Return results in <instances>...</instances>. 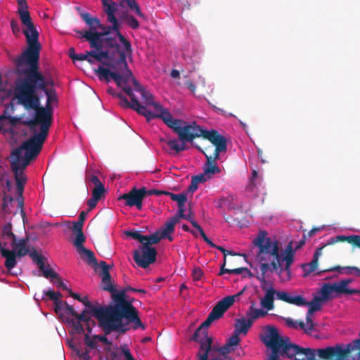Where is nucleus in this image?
<instances>
[{
  "mask_svg": "<svg viewBox=\"0 0 360 360\" xmlns=\"http://www.w3.org/2000/svg\"><path fill=\"white\" fill-rule=\"evenodd\" d=\"M40 51L22 52L15 59V73L18 78L13 94L25 109L34 110V118L27 124L32 127L39 125L40 131L32 137L44 142L53 121L51 103L58 102V97L55 89L47 88L53 82L46 79L39 70Z\"/></svg>",
  "mask_w": 360,
  "mask_h": 360,
  "instance_id": "1",
  "label": "nucleus"
},
{
  "mask_svg": "<svg viewBox=\"0 0 360 360\" xmlns=\"http://www.w3.org/2000/svg\"><path fill=\"white\" fill-rule=\"evenodd\" d=\"M262 231L255 238L253 243L259 248L257 259L259 263L261 273L256 277L262 283L261 288L265 290L266 285V274L267 271L275 272L281 281L290 280L291 278L290 266L294 262L295 248L290 241L283 252L281 243L276 238L266 237Z\"/></svg>",
  "mask_w": 360,
  "mask_h": 360,
  "instance_id": "2",
  "label": "nucleus"
},
{
  "mask_svg": "<svg viewBox=\"0 0 360 360\" xmlns=\"http://www.w3.org/2000/svg\"><path fill=\"white\" fill-rule=\"evenodd\" d=\"M243 292L236 295H229L219 301L213 307L207 318L195 330L191 337L193 341L199 343V350L196 354L198 360H225L221 358L220 347L213 344V338L208 335V327L215 320L221 318L225 311L231 307L234 302L235 297L241 295Z\"/></svg>",
  "mask_w": 360,
  "mask_h": 360,
  "instance_id": "3",
  "label": "nucleus"
},
{
  "mask_svg": "<svg viewBox=\"0 0 360 360\" xmlns=\"http://www.w3.org/2000/svg\"><path fill=\"white\" fill-rule=\"evenodd\" d=\"M131 323H134V330L138 328L145 329L136 307L131 302L123 299L122 295H120L117 298L116 304H112V309L103 329L105 335L113 331L123 334L130 329Z\"/></svg>",
  "mask_w": 360,
  "mask_h": 360,
  "instance_id": "4",
  "label": "nucleus"
},
{
  "mask_svg": "<svg viewBox=\"0 0 360 360\" xmlns=\"http://www.w3.org/2000/svg\"><path fill=\"white\" fill-rule=\"evenodd\" d=\"M44 143L42 141L31 137L21 146L13 150L11 154V167L14 173L17 193L20 197H22L24 186L27 181L23 170L32 160L36 159Z\"/></svg>",
  "mask_w": 360,
  "mask_h": 360,
  "instance_id": "5",
  "label": "nucleus"
},
{
  "mask_svg": "<svg viewBox=\"0 0 360 360\" xmlns=\"http://www.w3.org/2000/svg\"><path fill=\"white\" fill-rule=\"evenodd\" d=\"M118 6H108L103 11L107 15V22L111 23V25L106 26L103 24H101L100 30L101 32H95L94 34H89V39H91V47L94 49H100L101 45L97 44L101 37H105L111 34L112 32H115L116 36L118 37L120 41L123 44L125 53L129 56L132 53V49L131 43L128 41L124 35L120 32V25L118 20L115 16V13L117 11Z\"/></svg>",
  "mask_w": 360,
  "mask_h": 360,
  "instance_id": "6",
  "label": "nucleus"
},
{
  "mask_svg": "<svg viewBox=\"0 0 360 360\" xmlns=\"http://www.w3.org/2000/svg\"><path fill=\"white\" fill-rule=\"evenodd\" d=\"M162 121L177 134L179 141L193 143L196 138L203 136L205 130L195 122L189 123L183 120L174 119L169 112H165Z\"/></svg>",
  "mask_w": 360,
  "mask_h": 360,
  "instance_id": "7",
  "label": "nucleus"
},
{
  "mask_svg": "<svg viewBox=\"0 0 360 360\" xmlns=\"http://www.w3.org/2000/svg\"><path fill=\"white\" fill-rule=\"evenodd\" d=\"M127 55L129 54L124 51H119L120 57L118 60L105 63L107 66L114 71H110L105 68L99 66L96 70V72L106 81L109 82L112 79L118 86H122V81H126L129 77L131 76V71L127 62Z\"/></svg>",
  "mask_w": 360,
  "mask_h": 360,
  "instance_id": "8",
  "label": "nucleus"
},
{
  "mask_svg": "<svg viewBox=\"0 0 360 360\" xmlns=\"http://www.w3.org/2000/svg\"><path fill=\"white\" fill-rule=\"evenodd\" d=\"M358 351L357 356L360 360V338L349 344H337L335 346L316 349L318 360H354L351 358V353Z\"/></svg>",
  "mask_w": 360,
  "mask_h": 360,
  "instance_id": "9",
  "label": "nucleus"
},
{
  "mask_svg": "<svg viewBox=\"0 0 360 360\" xmlns=\"http://www.w3.org/2000/svg\"><path fill=\"white\" fill-rule=\"evenodd\" d=\"M18 4V14L22 24L25 26L22 32L26 38L27 49L23 52H30L37 49H41V45L39 41V32L32 21L26 0H17Z\"/></svg>",
  "mask_w": 360,
  "mask_h": 360,
  "instance_id": "10",
  "label": "nucleus"
},
{
  "mask_svg": "<svg viewBox=\"0 0 360 360\" xmlns=\"http://www.w3.org/2000/svg\"><path fill=\"white\" fill-rule=\"evenodd\" d=\"M252 323L248 319H236L233 334L227 340L226 342L220 347V356L225 360H233L229 354L235 351V347L239 345L240 334H247Z\"/></svg>",
  "mask_w": 360,
  "mask_h": 360,
  "instance_id": "11",
  "label": "nucleus"
},
{
  "mask_svg": "<svg viewBox=\"0 0 360 360\" xmlns=\"http://www.w3.org/2000/svg\"><path fill=\"white\" fill-rule=\"evenodd\" d=\"M202 137L208 139L215 146L213 153L207 154L206 152L212 149V146L206 148L205 151L199 146H196V148L205 155L206 159L208 160L210 158L211 161L216 163L217 160L219 159V153L226 151L227 149L226 139L214 129L211 131L205 130Z\"/></svg>",
  "mask_w": 360,
  "mask_h": 360,
  "instance_id": "12",
  "label": "nucleus"
},
{
  "mask_svg": "<svg viewBox=\"0 0 360 360\" xmlns=\"http://www.w3.org/2000/svg\"><path fill=\"white\" fill-rule=\"evenodd\" d=\"M350 283V279H343L332 284L324 283L320 290L321 296L319 297L324 302L330 299V295L333 292L344 295L360 294L359 290L348 288V284Z\"/></svg>",
  "mask_w": 360,
  "mask_h": 360,
  "instance_id": "13",
  "label": "nucleus"
},
{
  "mask_svg": "<svg viewBox=\"0 0 360 360\" xmlns=\"http://www.w3.org/2000/svg\"><path fill=\"white\" fill-rule=\"evenodd\" d=\"M122 89L124 92L130 98L131 102L128 99L122 95L121 94H117V97L120 98V104L123 108H129L136 110L139 114L143 116H149L152 117V112L148 110L146 106L143 105L135 96L134 94L131 87L123 86Z\"/></svg>",
  "mask_w": 360,
  "mask_h": 360,
  "instance_id": "14",
  "label": "nucleus"
},
{
  "mask_svg": "<svg viewBox=\"0 0 360 360\" xmlns=\"http://www.w3.org/2000/svg\"><path fill=\"white\" fill-rule=\"evenodd\" d=\"M133 256L134 262L139 266L146 269L156 261L157 250L153 247L142 245L140 250L134 251Z\"/></svg>",
  "mask_w": 360,
  "mask_h": 360,
  "instance_id": "15",
  "label": "nucleus"
},
{
  "mask_svg": "<svg viewBox=\"0 0 360 360\" xmlns=\"http://www.w3.org/2000/svg\"><path fill=\"white\" fill-rule=\"evenodd\" d=\"M100 266L101 268V276L102 277L101 280V288L103 290L108 291L112 295V299L113 300V304H116L117 298L120 295H122L123 299L125 298V291L122 290L120 292H117L115 287L113 286L111 281V276L110 274V266L107 264L105 261L100 262Z\"/></svg>",
  "mask_w": 360,
  "mask_h": 360,
  "instance_id": "16",
  "label": "nucleus"
},
{
  "mask_svg": "<svg viewBox=\"0 0 360 360\" xmlns=\"http://www.w3.org/2000/svg\"><path fill=\"white\" fill-rule=\"evenodd\" d=\"M79 302L91 311L93 315L97 319L100 326L103 330L112 309V304L98 307L91 304L87 296L81 297Z\"/></svg>",
  "mask_w": 360,
  "mask_h": 360,
  "instance_id": "17",
  "label": "nucleus"
},
{
  "mask_svg": "<svg viewBox=\"0 0 360 360\" xmlns=\"http://www.w3.org/2000/svg\"><path fill=\"white\" fill-rule=\"evenodd\" d=\"M143 102L147 108V105H152L154 108L155 112H152V117L149 116H144L148 121H150L154 118H160L162 120L165 112H169L167 109L163 108V106L158 102L154 101L153 94L146 89H143L140 92Z\"/></svg>",
  "mask_w": 360,
  "mask_h": 360,
  "instance_id": "18",
  "label": "nucleus"
},
{
  "mask_svg": "<svg viewBox=\"0 0 360 360\" xmlns=\"http://www.w3.org/2000/svg\"><path fill=\"white\" fill-rule=\"evenodd\" d=\"M145 187L136 188L134 187L129 192L122 194L118 200H124L125 205L129 207L135 206L139 210L143 207V200L145 198Z\"/></svg>",
  "mask_w": 360,
  "mask_h": 360,
  "instance_id": "19",
  "label": "nucleus"
},
{
  "mask_svg": "<svg viewBox=\"0 0 360 360\" xmlns=\"http://www.w3.org/2000/svg\"><path fill=\"white\" fill-rule=\"evenodd\" d=\"M220 172L221 169L217 165V163L212 162L210 158L208 160L206 159V162L203 166V173L193 176L192 179L198 184L205 183L212 179L214 174H219Z\"/></svg>",
  "mask_w": 360,
  "mask_h": 360,
  "instance_id": "20",
  "label": "nucleus"
},
{
  "mask_svg": "<svg viewBox=\"0 0 360 360\" xmlns=\"http://www.w3.org/2000/svg\"><path fill=\"white\" fill-rule=\"evenodd\" d=\"M81 18L82 20L87 24V25L89 27V30L84 31V33L80 32L82 34V37L85 38V39L89 42V44L91 45V39H89V33L90 34H94L95 32H98L97 31L98 29L101 27V22L97 18L92 17L91 15L89 13H82L80 14Z\"/></svg>",
  "mask_w": 360,
  "mask_h": 360,
  "instance_id": "21",
  "label": "nucleus"
},
{
  "mask_svg": "<svg viewBox=\"0 0 360 360\" xmlns=\"http://www.w3.org/2000/svg\"><path fill=\"white\" fill-rule=\"evenodd\" d=\"M0 253L1 255L5 258V267L8 270L13 269L17 264V255L13 250H10L2 245L0 243Z\"/></svg>",
  "mask_w": 360,
  "mask_h": 360,
  "instance_id": "22",
  "label": "nucleus"
},
{
  "mask_svg": "<svg viewBox=\"0 0 360 360\" xmlns=\"http://www.w3.org/2000/svg\"><path fill=\"white\" fill-rule=\"evenodd\" d=\"M338 242H347L348 243L360 248V235H351V236H337L330 238L326 245H334Z\"/></svg>",
  "mask_w": 360,
  "mask_h": 360,
  "instance_id": "23",
  "label": "nucleus"
},
{
  "mask_svg": "<svg viewBox=\"0 0 360 360\" xmlns=\"http://www.w3.org/2000/svg\"><path fill=\"white\" fill-rule=\"evenodd\" d=\"M97 44L101 45V48L95 49V50H96V51H99V50H101V49L105 48L108 49H116V50L117 51L118 53H119V51H121L120 50V47L117 44L116 35L115 37L108 35V36H105V37H101L98 40V42H97ZM124 51L126 52L125 50Z\"/></svg>",
  "mask_w": 360,
  "mask_h": 360,
  "instance_id": "24",
  "label": "nucleus"
},
{
  "mask_svg": "<svg viewBox=\"0 0 360 360\" xmlns=\"http://www.w3.org/2000/svg\"><path fill=\"white\" fill-rule=\"evenodd\" d=\"M276 293V290L272 287L266 290V292L263 298L261 299V306L266 309L267 311L272 310L274 307V295Z\"/></svg>",
  "mask_w": 360,
  "mask_h": 360,
  "instance_id": "25",
  "label": "nucleus"
},
{
  "mask_svg": "<svg viewBox=\"0 0 360 360\" xmlns=\"http://www.w3.org/2000/svg\"><path fill=\"white\" fill-rule=\"evenodd\" d=\"M179 222L177 215L172 217L169 221H166L165 227L160 232L162 238H168L170 241L173 240L170 234L174 231V226Z\"/></svg>",
  "mask_w": 360,
  "mask_h": 360,
  "instance_id": "26",
  "label": "nucleus"
},
{
  "mask_svg": "<svg viewBox=\"0 0 360 360\" xmlns=\"http://www.w3.org/2000/svg\"><path fill=\"white\" fill-rule=\"evenodd\" d=\"M6 118H8V122L9 123V127H13L14 129V130H15V127L20 124H22V125H25V126H27L28 127L29 129L30 130V131L33 132L34 134H37V127L38 125H34V126H31V125H29L27 124V122L32 120V119H27V120H22V117H12V116H10V115H6ZM15 134V131H14V134Z\"/></svg>",
  "mask_w": 360,
  "mask_h": 360,
  "instance_id": "27",
  "label": "nucleus"
},
{
  "mask_svg": "<svg viewBox=\"0 0 360 360\" xmlns=\"http://www.w3.org/2000/svg\"><path fill=\"white\" fill-rule=\"evenodd\" d=\"M27 238H22L18 243L16 242V240L12 241L13 250L15 251L18 257L20 258L30 252L29 248L27 247Z\"/></svg>",
  "mask_w": 360,
  "mask_h": 360,
  "instance_id": "28",
  "label": "nucleus"
},
{
  "mask_svg": "<svg viewBox=\"0 0 360 360\" xmlns=\"http://www.w3.org/2000/svg\"><path fill=\"white\" fill-rule=\"evenodd\" d=\"M166 195L171 198L173 201H176L178 204V214L184 216L185 203L187 200V195L181 193L175 194L169 191H167Z\"/></svg>",
  "mask_w": 360,
  "mask_h": 360,
  "instance_id": "29",
  "label": "nucleus"
},
{
  "mask_svg": "<svg viewBox=\"0 0 360 360\" xmlns=\"http://www.w3.org/2000/svg\"><path fill=\"white\" fill-rule=\"evenodd\" d=\"M267 315V310L264 311L261 309L255 307V302H251V305L247 311V316L249 320L253 323V321L260 317H264Z\"/></svg>",
  "mask_w": 360,
  "mask_h": 360,
  "instance_id": "30",
  "label": "nucleus"
},
{
  "mask_svg": "<svg viewBox=\"0 0 360 360\" xmlns=\"http://www.w3.org/2000/svg\"><path fill=\"white\" fill-rule=\"evenodd\" d=\"M160 141L166 143L170 149L174 150L176 154L187 149V142L180 141L181 143H179V141L176 139L166 140L165 139H160Z\"/></svg>",
  "mask_w": 360,
  "mask_h": 360,
  "instance_id": "31",
  "label": "nucleus"
},
{
  "mask_svg": "<svg viewBox=\"0 0 360 360\" xmlns=\"http://www.w3.org/2000/svg\"><path fill=\"white\" fill-rule=\"evenodd\" d=\"M77 253L80 255V257L82 259L84 260L88 264L91 265H97V260L94 255V253L93 251L84 248L79 251H77Z\"/></svg>",
  "mask_w": 360,
  "mask_h": 360,
  "instance_id": "32",
  "label": "nucleus"
},
{
  "mask_svg": "<svg viewBox=\"0 0 360 360\" xmlns=\"http://www.w3.org/2000/svg\"><path fill=\"white\" fill-rule=\"evenodd\" d=\"M262 184V179L258 175L256 170L252 172V176L250 180V183L246 188L247 191L252 192L254 195H257L256 189Z\"/></svg>",
  "mask_w": 360,
  "mask_h": 360,
  "instance_id": "33",
  "label": "nucleus"
},
{
  "mask_svg": "<svg viewBox=\"0 0 360 360\" xmlns=\"http://www.w3.org/2000/svg\"><path fill=\"white\" fill-rule=\"evenodd\" d=\"M89 54L91 55V57L94 58L96 60L102 62L103 59H107L108 60V62H110L112 60H115L110 56V52L108 50L103 51V49L99 51H89Z\"/></svg>",
  "mask_w": 360,
  "mask_h": 360,
  "instance_id": "34",
  "label": "nucleus"
},
{
  "mask_svg": "<svg viewBox=\"0 0 360 360\" xmlns=\"http://www.w3.org/2000/svg\"><path fill=\"white\" fill-rule=\"evenodd\" d=\"M11 187V183L8 179V172L3 166L0 165V188L4 191H10Z\"/></svg>",
  "mask_w": 360,
  "mask_h": 360,
  "instance_id": "35",
  "label": "nucleus"
},
{
  "mask_svg": "<svg viewBox=\"0 0 360 360\" xmlns=\"http://www.w3.org/2000/svg\"><path fill=\"white\" fill-rule=\"evenodd\" d=\"M323 302L319 296H314L310 302L307 301V305L309 306V314L319 311L321 309Z\"/></svg>",
  "mask_w": 360,
  "mask_h": 360,
  "instance_id": "36",
  "label": "nucleus"
},
{
  "mask_svg": "<svg viewBox=\"0 0 360 360\" xmlns=\"http://www.w3.org/2000/svg\"><path fill=\"white\" fill-rule=\"evenodd\" d=\"M338 271L339 272H343L347 274H355L356 276H360V269L356 266H345L340 267L339 266H335L328 270H324L323 271Z\"/></svg>",
  "mask_w": 360,
  "mask_h": 360,
  "instance_id": "37",
  "label": "nucleus"
},
{
  "mask_svg": "<svg viewBox=\"0 0 360 360\" xmlns=\"http://www.w3.org/2000/svg\"><path fill=\"white\" fill-rule=\"evenodd\" d=\"M0 133L3 134L6 133H9L13 135L14 134V129L9 127L8 118H6V115H2L0 116Z\"/></svg>",
  "mask_w": 360,
  "mask_h": 360,
  "instance_id": "38",
  "label": "nucleus"
},
{
  "mask_svg": "<svg viewBox=\"0 0 360 360\" xmlns=\"http://www.w3.org/2000/svg\"><path fill=\"white\" fill-rule=\"evenodd\" d=\"M30 257L32 258L33 262L36 263L40 270H44L45 267V258L39 255L36 250H33L29 253Z\"/></svg>",
  "mask_w": 360,
  "mask_h": 360,
  "instance_id": "39",
  "label": "nucleus"
},
{
  "mask_svg": "<svg viewBox=\"0 0 360 360\" xmlns=\"http://www.w3.org/2000/svg\"><path fill=\"white\" fill-rule=\"evenodd\" d=\"M145 238L146 240L143 241L142 245L148 247H151L152 245L158 244L162 238L161 235H160L159 231H155L154 233L149 236H145Z\"/></svg>",
  "mask_w": 360,
  "mask_h": 360,
  "instance_id": "40",
  "label": "nucleus"
},
{
  "mask_svg": "<svg viewBox=\"0 0 360 360\" xmlns=\"http://www.w3.org/2000/svg\"><path fill=\"white\" fill-rule=\"evenodd\" d=\"M225 261L223 262V264L221 266L220 271L219 273V276H221L224 274H241L242 273L245 272V271H248L247 267H240L236 269H226L225 268Z\"/></svg>",
  "mask_w": 360,
  "mask_h": 360,
  "instance_id": "41",
  "label": "nucleus"
},
{
  "mask_svg": "<svg viewBox=\"0 0 360 360\" xmlns=\"http://www.w3.org/2000/svg\"><path fill=\"white\" fill-rule=\"evenodd\" d=\"M318 264L319 262L314 259H312L309 263L303 264L302 265V269L304 271V276H307L314 271L318 267Z\"/></svg>",
  "mask_w": 360,
  "mask_h": 360,
  "instance_id": "42",
  "label": "nucleus"
},
{
  "mask_svg": "<svg viewBox=\"0 0 360 360\" xmlns=\"http://www.w3.org/2000/svg\"><path fill=\"white\" fill-rule=\"evenodd\" d=\"M86 238L83 233H77L76 237L74 240L73 245H75L77 251L85 248L83 243L85 242Z\"/></svg>",
  "mask_w": 360,
  "mask_h": 360,
  "instance_id": "43",
  "label": "nucleus"
},
{
  "mask_svg": "<svg viewBox=\"0 0 360 360\" xmlns=\"http://www.w3.org/2000/svg\"><path fill=\"white\" fill-rule=\"evenodd\" d=\"M288 303L296 306H307L306 300L301 295H290Z\"/></svg>",
  "mask_w": 360,
  "mask_h": 360,
  "instance_id": "44",
  "label": "nucleus"
},
{
  "mask_svg": "<svg viewBox=\"0 0 360 360\" xmlns=\"http://www.w3.org/2000/svg\"><path fill=\"white\" fill-rule=\"evenodd\" d=\"M105 193L103 184H99L98 186H94L92 189V197L98 200H101Z\"/></svg>",
  "mask_w": 360,
  "mask_h": 360,
  "instance_id": "45",
  "label": "nucleus"
},
{
  "mask_svg": "<svg viewBox=\"0 0 360 360\" xmlns=\"http://www.w3.org/2000/svg\"><path fill=\"white\" fill-rule=\"evenodd\" d=\"M130 81L132 82L133 85L134 86V89L137 92H140L141 90L145 89L141 84L136 79V78L134 77L133 74L131 73V76L129 77L125 81H122V86H124V85L128 84Z\"/></svg>",
  "mask_w": 360,
  "mask_h": 360,
  "instance_id": "46",
  "label": "nucleus"
},
{
  "mask_svg": "<svg viewBox=\"0 0 360 360\" xmlns=\"http://www.w3.org/2000/svg\"><path fill=\"white\" fill-rule=\"evenodd\" d=\"M85 181L89 186L93 184L94 186H98L99 184H103L98 177L93 174H86Z\"/></svg>",
  "mask_w": 360,
  "mask_h": 360,
  "instance_id": "47",
  "label": "nucleus"
},
{
  "mask_svg": "<svg viewBox=\"0 0 360 360\" xmlns=\"http://www.w3.org/2000/svg\"><path fill=\"white\" fill-rule=\"evenodd\" d=\"M89 51H86V53H80V54H70V58L73 60H87L90 63H93V59L91 58V55L89 54Z\"/></svg>",
  "mask_w": 360,
  "mask_h": 360,
  "instance_id": "48",
  "label": "nucleus"
},
{
  "mask_svg": "<svg viewBox=\"0 0 360 360\" xmlns=\"http://www.w3.org/2000/svg\"><path fill=\"white\" fill-rule=\"evenodd\" d=\"M125 234L134 240H139L141 244L146 240L145 236L141 235L138 231H128L125 232Z\"/></svg>",
  "mask_w": 360,
  "mask_h": 360,
  "instance_id": "49",
  "label": "nucleus"
},
{
  "mask_svg": "<svg viewBox=\"0 0 360 360\" xmlns=\"http://www.w3.org/2000/svg\"><path fill=\"white\" fill-rule=\"evenodd\" d=\"M127 6L131 9L134 10L136 15L139 17L143 18V14L141 11L139 6L136 4V0H127Z\"/></svg>",
  "mask_w": 360,
  "mask_h": 360,
  "instance_id": "50",
  "label": "nucleus"
},
{
  "mask_svg": "<svg viewBox=\"0 0 360 360\" xmlns=\"http://www.w3.org/2000/svg\"><path fill=\"white\" fill-rule=\"evenodd\" d=\"M90 311H91L89 309H84L82 311L81 314H77V316H75V318L79 321L85 322L86 323H88L91 321V318L89 316Z\"/></svg>",
  "mask_w": 360,
  "mask_h": 360,
  "instance_id": "51",
  "label": "nucleus"
},
{
  "mask_svg": "<svg viewBox=\"0 0 360 360\" xmlns=\"http://www.w3.org/2000/svg\"><path fill=\"white\" fill-rule=\"evenodd\" d=\"M44 295L45 296H48L49 297L50 300H51L52 301H53V302H56L58 300H60V297H62V295L61 293L60 292H54L53 290H49L47 291H44Z\"/></svg>",
  "mask_w": 360,
  "mask_h": 360,
  "instance_id": "52",
  "label": "nucleus"
},
{
  "mask_svg": "<svg viewBox=\"0 0 360 360\" xmlns=\"http://www.w3.org/2000/svg\"><path fill=\"white\" fill-rule=\"evenodd\" d=\"M125 21L128 26L134 30H136L139 27V21L133 15H127L125 18Z\"/></svg>",
  "mask_w": 360,
  "mask_h": 360,
  "instance_id": "53",
  "label": "nucleus"
},
{
  "mask_svg": "<svg viewBox=\"0 0 360 360\" xmlns=\"http://www.w3.org/2000/svg\"><path fill=\"white\" fill-rule=\"evenodd\" d=\"M313 314H309V311H307V316H306V333L310 334L314 329V323L311 319V315Z\"/></svg>",
  "mask_w": 360,
  "mask_h": 360,
  "instance_id": "54",
  "label": "nucleus"
},
{
  "mask_svg": "<svg viewBox=\"0 0 360 360\" xmlns=\"http://www.w3.org/2000/svg\"><path fill=\"white\" fill-rule=\"evenodd\" d=\"M4 193V195L3 197V202L1 205V209L4 212H9L8 209V203H11L13 200V198L8 195H6V191H3Z\"/></svg>",
  "mask_w": 360,
  "mask_h": 360,
  "instance_id": "55",
  "label": "nucleus"
},
{
  "mask_svg": "<svg viewBox=\"0 0 360 360\" xmlns=\"http://www.w3.org/2000/svg\"><path fill=\"white\" fill-rule=\"evenodd\" d=\"M41 271H42L43 276L46 278H51V280H53L55 278H58V274L51 269H46L44 267V270Z\"/></svg>",
  "mask_w": 360,
  "mask_h": 360,
  "instance_id": "56",
  "label": "nucleus"
},
{
  "mask_svg": "<svg viewBox=\"0 0 360 360\" xmlns=\"http://www.w3.org/2000/svg\"><path fill=\"white\" fill-rule=\"evenodd\" d=\"M3 233L4 235L8 236V238H12V241L15 240L16 238L15 234L12 232L11 224H8L4 226L3 229Z\"/></svg>",
  "mask_w": 360,
  "mask_h": 360,
  "instance_id": "57",
  "label": "nucleus"
},
{
  "mask_svg": "<svg viewBox=\"0 0 360 360\" xmlns=\"http://www.w3.org/2000/svg\"><path fill=\"white\" fill-rule=\"evenodd\" d=\"M193 279L194 281H200L204 275L202 269L200 267H195L193 270Z\"/></svg>",
  "mask_w": 360,
  "mask_h": 360,
  "instance_id": "58",
  "label": "nucleus"
},
{
  "mask_svg": "<svg viewBox=\"0 0 360 360\" xmlns=\"http://www.w3.org/2000/svg\"><path fill=\"white\" fill-rule=\"evenodd\" d=\"M276 295L278 300L285 302L287 303H288L290 297L291 295L288 292L284 291H276Z\"/></svg>",
  "mask_w": 360,
  "mask_h": 360,
  "instance_id": "59",
  "label": "nucleus"
},
{
  "mask_svg": "<svg viewBox=\"0 0 360 360\" xmlns=\"http://www.w3.org/2000/svg\"><path fill=\"white\" fill-rule=\"evenodd\" d=\"M145 198L148 195H165L167 193V191H161V190H157V189H150L147 190L145 187Z\"/></svg>",
  "mask_w": 360,
  "mask_h": 360,
  "instance_id": "60",
  "label": "nucleus"
},
{
  "mask_svg": "<svg viewBox=\"0 0 360 360\" xmlns=\"http://www.w3.org/2000/svg\"><path fill=\"white\" fill-rule=\"evenodd\" d=\"M56 281L51 280L52 283H53L57 288H61L64 290H67L68 292V290H70L68 288V286L63 282V281L60 279V276H58V278H55Z\"/></svg>",
  "mask_w": 360,
  "mask_h": 360,
  "instance_id": "61",
  "label": "nucleus"
},
{
  "mask_svg": "<svg viewBox=\"0 0 360 360\" xmlns=\"http://www.w3.org/2000/svg\"><path fill=\"white\" fill-rule=\"evenodd\" d=\"M193 226L197 229V231L200 233V236L203 238L204 241L206 243H207L210 239L206 236L205 233L204 232L201 226L198 223H193Z\"/></svg>",
  "mask_w": 360,
  "mask_h": 360,
  "instance_id": "62",
  "label": "nucleus"
},
{
  "mask_svg": "<svg viewBox=\"0 0 360 360\" xmlns=\"http://www.w3.org/2000/svg\"><path fill=\"white\" fill-rule=\"evenodd\" d=\"M72 231L77 233H83V224L81 221H76L73 224Z\"/></svg>",
  "mask_w": 360,
  "mask_h": 360,
  "instance_id": "63",
  "label": "nucleus"
},
{
  "mask_svg": "<svg viewBox=\"0 0 360 360\" xmlns=\"http://www.w3.org/2000/svg\"><path fill=\"white\" fill-rule=\"evenodd\" d=\"M64 305L65 310L67 314L74 317H75V316H77V313L75 311V310L72 306L69 305L66 302H64Z\"/></svg>",
  "mask_w": 360,
  "mask_h": 360,
  "instance_id": "64",
  "label": "nucleus"
}]
</instances>
